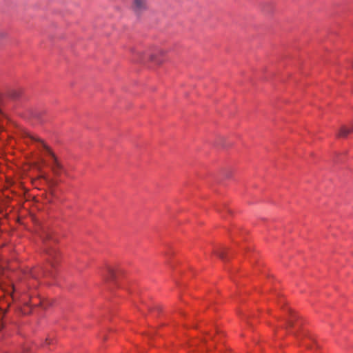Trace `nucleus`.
<instances>
[{
	"mask_svg": "<svg viewBox=\"0 0 353 353\" xmlns=\"http://www.w3.org/2000/svg\"><path fill=\"white\" fill-rule=\"evenodd\" d=\"M53 339L51 338H47L46 342L47 344H51L52 343Z\"/></svg>",
	"mask_w": 353,
	"mask_h": 353,
	"instance_id": "obj_8",
	"label": "nucleus"
},
{
	"mask_svg": "<svg viewBox=\"0 0 353 353\" xmlns=\"http://www.w3.org/2000/svg\"><path fill=\"white\" fill-rule=\"evenodd\" d=\"M353 132V124L351 128H348L345 126H342L337 134L339 137H346L349 133Z\"/></svg>",
	"mask_w": 353,
	"mask_h": 353,
	"instance_id": "obj_3",
	"label": "nucleus"
},
{
	"mask_svg": "<svg viewBox=\"0 0 353 353\" xmlns=\"http://www.w3.org/2000/svg\"><path fill=\"white\" fill-rule=\"evenodd\" d=\"M31 139L33 140H35L37 141H39L41 143L43 148L45 149L46 152L48 154V155L50 157L51 162L50 164V168L52 170L53 174L59 176L61 174V173L64 172L65 173V170L61 162L59 161L58 157L55 155V154L52 151V150L46 145L41 140L34 138L33 137H31Z\"/></svg>",
	"mask_w": 353,
	"mask_h": 353,
	"instance_id": "obj_1",
	"label": "nucleus"
},
{
	"mask_svg": "<svg viewBox=\"0 0 353 353\" xmlns=\"http://www.w3.org/2000/svg\"><path fill=\"white\" fill-rule=\"evenodd\" d=\"M13 98H17L18 97V94L17 92H14L13 95L12 96Z\"/></svg>",
	"mask_w": 353,
	"mask_h": 353,
	"instance_id": "obj_9",
	"label": "nucleus"
},
{
	"mask_svg": "<svg viewBox=\"0 0 353 353\" xmlns=\"http://www.w3.org/2000/svg\"><path fill=\"white\" fill-rule=\"evenodd\" d=\"M146 8V0H133V9L136 12H141Z\"/></svg>",
	"mask_w": 353,
	"mask_h": 353,
	"instance_id": "obj_2",
	"label": "nucleus"
},
{
	"mask_svg": "<svg viewBox=\"0 0 353 353\" xmlns=\"http://www.w3.org/2000/svg\"><path fill=\"white\" fill-rule=\"evenodd\" d=\"M294 321H295V316L292 313L290 319H289L287 321V326L288 327H293Z\"/></svg>",
	"mask_w": 353,
	"mask_h": 353,
	"instance_id": "obj_7",
	"label": "nucleus"
},
{
	"mask_svg": "<svg viewBox=\"0 0 353 353\" xmlns=\"http://www.w3.org/2000/svg\"><path fill=\"white\" fill-rule=\"evenodd\" d=\"M114 276H115L114 270L110 266L106 268V272L103 274V276L106 280L113 279L114 278Z\"/></svg>",
	"mask_w": 353,
	"mask_h": 353,
	"instance_id": "obj_4",
	"label": "nucleus"
},
{
	"mask_svg": "<svg viewBox=\"0 0 353 353\" xmlns=\"http://www.w3.org/2000/svg\"><path fill=\"white\" fill-rule=\"evenodd\" d=\"M214 254L219 257L221 259L225 261L226 260L227 257V248H220L216 251H214Z\"/></svg>",
	"mask_w": 353,
	"mask_h": 353,
	"instance_id": "obj_6",
	"label": "nucleus"
},
{
	"mask_svg": "<svg viewBox=\"0 0 353 353\" xmlns=\"http://www.w3.org/2000/svg\"><path fill=\"white\" fill-rule=\"evenodd\" d=\"M50 274V273H48V272H44V271H43V272H42V274H43V276H47V274Z\"/></svg>",
	"mask_w": 353,
	"mask_h": 353,
	"instance_id": "obj_10",
	"label": "nucleus"
},
{
	"mask_svg": "<svg viewBox=\"0 0 353 353\" xmlns=\"http://www.w3.org/2000/svg\"><path fill=\"white\" fill-rule=\"evenodd\" d=\"M47 254L48 255V263L52 266H53L54 264L52 262V259H55L57 257V256L58 254L57 251L55 249H50L47 251Z\"/></svg>",
	"mask_w": 353,
	"mask_h": 353,
	"instance_id": "obj_5",
	"label": "nucleus"
}]
</instances>
